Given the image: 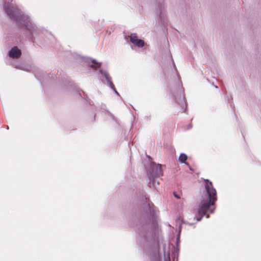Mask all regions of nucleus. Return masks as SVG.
<instances>
[{"label": "nucleus", "mask_w": 261, "mask_h": 261, "mask_svg": "<svg viewBox=\"0 0 261 261\" xmlns=\"http://www.w3.org/2000/svg\"><path fill=\"white\" fill-rule=\"evenodd\" d=\"M205 185L206 193L204 197H203L198 208V214L199 217H197V221H200L202 216L206 215L207 213L213 212L214 209L211 208V206L214 205L215 201L217 199L216 191L213 188L212 183L206 180L205 181Z\"/></svg>", "instance_id": "nucleus-1"}, {"label": "nucleus", "mask_w": 261, "mask_h": 261, "mask_svg": "<svg viewBox=\"0 0 261 261\" xmlns=\"http://www.w3.org/2000/svg\"><path fill=\"white\" fill-rule=\"evenodd\" d=\"M17 10L16 7H10L6 9V12L10 17L15 18L21 25H24L28 29H30L29 23L31 24V22L29 18L27 15L17 16L16 14L14 13V12L15 13Z\"/></svg>", "instance_id": "nucleus-2"}, {"label": "nucleus", "mask_w": 261, "mask_h": 261, "mask_svg": "<svg viewBox=\"0 0 261 261\" xmlns=\"http://www.w3.org/2000/svg\"><path fill=\"white\" fill-rule=\"evenodd\" d=\"M130 42L135 46L138 47H142L144 45V42L143 40L139 39L136 34H132L130 36Z\"/></svg>", "instance_id": "nucleus-3"}, {"label": "nucleus", "mask_w": 261, "mask_h": 261, "mask_svg": "<svg viewBox=\"0 0 261 261\" xmlns=\"http://www.w3.org/2000/svg\"><path fill=\"white\" fill-rule=\"evenodd\" d=\"M9 55L11 58H18L21 55V51L17 47H14L10 50Z\"/></svg>", "instance_id": "nucleus-4"}, {"label": "nucleus", "mask_w": 261, "mask_h": 261, "mask_svg": "<svg viewBox=\"0 0 261 261\" xmlns=\"http://www.w3.org/2000/svg\"><path fill=\"white\" fill-rule=\"evenodd\" d=\"M100 72L101 73V74H103V75L106 77L109 85L111 87V88L113 89V90L115 91V92L117 95H119L117 91L115 90L114 85L113 84L112 82H111V79H110V76H109V74H108V73L106 71H102V70H100Z\"/></svg>", "instance_id": "nucleus-5"}, {"label": "nucleus", "mask_w": 261, "mask_h": 261, "mask_svg": "<svg viewBox=\"0 0 261 261\" xmlns=\"http://www.w3.org/2000/svg\"><path fill=\"white\" fill-rule=\"evenodd\" d=\"M87 62L90 66L94 69H96L100 66V63L97 62L94 59H88Z\"/></svg>", "instance_id": "nucleus-6"}, {"label": "nucleus", "mask_w": 261, "mask_h": 261, "mask_svg": "<svg viewBox=\"0 0 261 261\" xmlns=\"http://www.w3.org/2000/svg\"><path fill=\"white\" fill-rule=\"evenodd\" d=\"M153 170H155L154 174L155 176H160L162 174V171L161 165H156L153 167Z\"/></svg>", "instance_id": "nucleus-7"}, {"label": "nucleus", "mask_w": 261, "mask_h": 261, "mask_svg": "<svg viewBox=\"0 0 261 261\" xmlns=\"http://www.w3.org/2000/svg\"><path fill=\"white\" fill-rule=\"evenodd\" d=\"M187 159V156L184 153H181L179 156V161L181 163H186V160Z\"/></svg>", "instance_id": "nucleus-8"}, {"label": "nucleus", "mask_w": 261, "mask_h": 261, "mask_svg": "<svg viewBox=\"0 0 261 261\" xmlns=\"http://www.w3.org/2000/svg\"><path fill=\"white\" fill-rule=\"evenodd\" d=\"M165 261H170L169 253L165 254Z\"/></svg>", "instance_id": "nucleus-9"}, {"label": "nucleus", "mask_w": 261, "mask_h": 261, "mask_svg": "<svg viewBox=\"0 0 261 261\" xmlns=\"http://www.w3.org/2000/svg\"><path fill=\"white\" fill-rule=\"evenodd\" d=\"M174 196L177 198H179V197H178L177 195H176L175 194H174Z\"/></svg>", "instance_id": "nucleus-10"}, {"label": "nucleus", "mask_w": 261, "mask_h": 261, "mask_svg": "<svg viewBox=\"0 0 261 261\" xmlns=\"http://www.w3.org/2000/svg\"><path fill=\"white\" fill-rule=\"evenodd\" d=\"M208 217H209V216H208V215H206V218H208Z\"/></svg>", "instance_id": "nucleus-11"}]
</instances>
